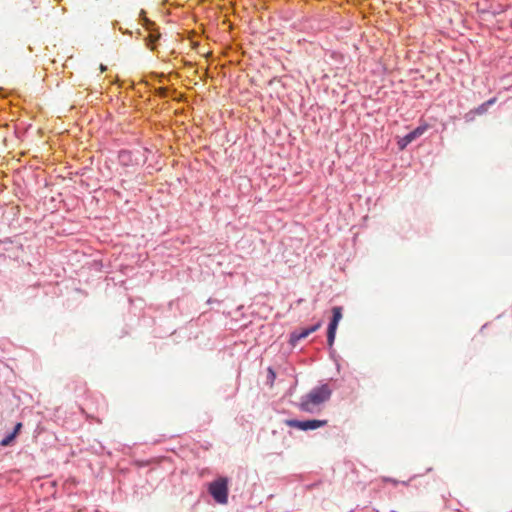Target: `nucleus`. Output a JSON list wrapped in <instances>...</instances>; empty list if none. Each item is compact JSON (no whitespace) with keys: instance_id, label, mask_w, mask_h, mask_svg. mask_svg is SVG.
I'll return each mask as SVG.
<instances>
[{"instance_id":"obj_2","label":"nucleus","mask_w":512,"mask_h":512,"mask_svg":"<svg viewBox=\"0 0 512 512\" xmlns=\"http://www.w3.org/2000/svg\"><path fill=\"white\" fill-rule=\"evenodd\" d=\"M208 492L216 503L226 505L228 503L229 480L227 477H218L208 484Z\"/></svg>"},{"instance_id":"obj_13","label":"nucleus","mask_w":512,"mask_h":512,"mask_svg":"<svg viewBox=\"0 0 512 512\" xmlns=\"http://www.w3.org/2000/svg\"><path fill=\"white\" fill-rule=\"evenodd\" d=\"M106 70V67L101 65V71H105Z\"/></svg>"},{"instance_id":"obj_5","label":"nucleus","mask_w":512,"mask_h":512,"mask_svg":"<svg viewBox=\"0 0 512 512\" xmlns=\"http://www.w3.org/2000/svg\"><path fill=\"white\" fill-rule=\"evenodd\" d=\"M321 326V323H317L309 328H305V329H302L300 332H294L292 333L291 335V342L292 343H295V342H298L304 338H306L307 336H309L311 333L315 332L316 330H318Z\"/></svg>"},{"instance_id":"obj_7","label":"nucleus","mask_w":512,"mask_h":512,"mask_svg":"<svg viewBox=\"0 0 512 512\" xmlns=\"http://www.w3.org/2000/svg\"><path fill=\"white\" fill-rule=\"evenodd\" d=\"M496 102V98H492L486 102H484L483 104H481L479 107H477L475 110H474V113L478 114V115H482L484 113L487 112L488 108L493 105L494 103Z\"/></svg>"},{"instance_id":"obj_3","label":"nucleus","mask_w":512,"mask_h":512,"mask_svg":"<svg viewBox=\"0 0 512 512\" xmlns=\"http://www.w3.org/2000/svg\"><path fill=\"white\" fill-rule=\"evenodd\" d=\"M286 424L289 427L307 431V430H314V429L323 427L327 424V421L326 420H305V421L288 420L286 422Z\"/></svg>"},{"instance_id":"obj_12","label":"nucleus","mask_w":512,"mask_h":512,"mask_svg":"<svg viewBox=\"0 0 512 512\" xmlns=\"http://www.w3.org/2000/svg\"><path fill=\"white\" fill-rule=\"evenodd\" d=\"M10 435H13L14 436V439L16 438V436L18 435V433H15V431H13L12 433H10Z\"/></svg>"},{"instance_id":"obj_8","label":"nucleus","mask_w":512,"mask_h":512,"mask_svg":"<svg viewBox=\"0 0 512 512\" xmlns=\"http://www.w3.org/2000/svg\"><path fill=\"white\" fill-rule=\"evenodd\" d=\"M336 330H337V328H334V327L332 328V327L328 326L327 342H328L329 346H332L334 343Z\"/></svg>"},{"instance_id":"obj_10","label":"nucleus","mask_w":512,"mask_h":512,"mask_svg":"<svg viewBox=\"0 0 512 512\" xmlns=\"http://www.w3.org/2000/svg\"><path fill=\"white\" fill-rule=\"evenodd\" d=\"M21 428H22V423H17L16 426L14 427L13 431H15V433H19Z\"/></svg>"},{"instance_id":"obj_6","label":"nucleus","mask_w":512,"mask_h":512,"mask_svg":"<svg viewBox=\"0 0 512 512\" xmlns=\"http://www.w3.org/2000/svg\"><path fill=\"white\" fill-rule=\"evenodd\" d=\"M332 312H333V317H332L331 322L329 323V326L332 328L333 327L337 328L339 321L342 319V309H341V307H334L332 309Z\"/></svg>"},{"instance_id":"obj_1","label":"nucleus","mask_w":512,"mask_h":512,"mask_svg":"<svg viewBox=\"0 0 512 512\" xmlns=\"http://www.w3.org/2000/svg\"><path fill=\"white\" fill-rule=\"evenodd\" d=\"M332 390L328 384L313 388L309 393L301 397L299 408L307 413L319 412L321 406L330 399Z\"/></svg>"},{"instance_id":"obj_11","label":"nucleus","mask_w":512,"mask_h":512,"mask_svg":"<svg viewBox=\"0 0 512 512\" xmlns=\"http://www.w3.org/2000/svg\"><path fill=\"white\" fill-rule=\"evenodd\" d=\"M268 373H269V375H270L271 380L273 381V380L275 379V373H274V371H273L271 368H269V369H268Z\"/></svg>"},{"instance_id":"obj_4","label":"nucleus","mask_w":512,"mask_h":512,"mask_svg":"<svg viewBox=\"0 0 512 512\" xmlns=\"http://www.w3.org/2000/svg\"><path fill=\"white\" fill-rule=\"evenodd\" d=\"M426 131L425 126H419L404 137L400 138L397 142L399 149H405L411 142L424 134Z\"/></svg>"},{"instance_id":"obj_9","label":"nucleus","mask_w":512,"mask_h":512,"mask_svg":"<svg viewBox=\"0 0 512 512\" xmlns=\"http://www.w3.org/2000/svg\"><path fill=\"white\" fill-rule=\"evenodd\" d=\"M13 441H14V436L9 434L1 440L0 444H1V446H9Z\"/></svg>"}]
</instances>
